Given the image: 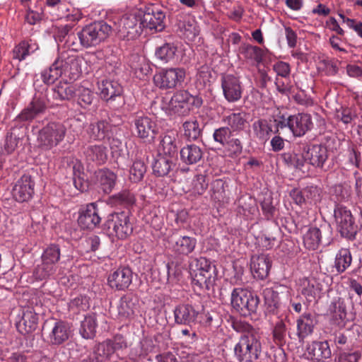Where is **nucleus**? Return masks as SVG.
<instances>
[{
    "label": "nucleus",
    "instance_id": "obj_51",
    "mask_svg": "<svg viewBox=\"0 0 362 362\" xmlns=\"http://www.w3.org/2000/svg\"><path fill=\"white\" fill-rule=\"evenodd\" d=\"M146 171V167L144 161L136 160L129 169V180L134 182H138L142 180Z\"/></svg>",
    "mask_w": 362,
    "mask_h": 362
},
{
    "label": "nucleus",
    "instance_id": "obj_49",
    "mask_svg": "<svg viewBox=\"0 0 362 362\" xmlns=\"http://www.w3.org/2000/svg\"><path fill=\"white\" fill-rule=\"evenodd\" d=\"M176 47L170 43H165L156 50V57L164 63L172 61L176 53Z\"/></svg>",
    "mask_w": 362,
    "mask_h": 362
},
{
    "label": "nucleus",
    "instance_id": "obj_46",
    "mask_svg": "<svg viewBox=\"0 0 362 362\" xmlns=\"http://www.w3.org/2000/svg\"><path fill=\"white\" fill-rule=\"evenodd\" d=\"M352 257L349 250L341 248L336 255L334 267L338 273H342L350 267Z\"/></svg>",
    "mask_w": 362,
    "mask_h": 362
},
{
    "label": "nucleus",
    "instance_id": "obj_22",
    "mask_svg": "<svg viewBox=\"0 0 362 362\" xmlns=\"http://www.w3.org/2000/svg\"><path fill=\"white\" fill-rule=\"evenodd\" d=\"M305 354L308 360L320 362L329 358L332 351L327 341H313L308 346Z\"/></svg>",
    "mask_w": 362,
    "mask_h": 362
},
{
    "label": "nucleus",
    "instance_id": "obj_5",
    "mask_svg": "<svg viewBox=\"0 0 362 362\" xmlns=\"http://www.w3.org/2000/svg\"><path fill=\"white\" fill-rule=\"evenodd\" d=\"M260 352L259 340L250 334L243 335L234 346V355L238 362H252L259 358Z\"/></svg>",
    "mask_w": 362,
    "mask_h": 362
},
{
    "label": "nucleus",
    "instance_id": "obj_25",
    "mask_svg": "<svg viewBox=\"0 0 362 362\" xmlns=\"http://www.w3.org/2000/svg\"><path fill=\"white\" fill-rule=\"evenodd\" d=\"M46 98L42 93L35 95L28 106L23 110L20 115L23 120L34 119L39 114L42 113L46 109Z\"/></svg>",
    "mask_w": 362,
    "mask_h": 362
},
{
    "label": "nucleus",
    "instance_id": "obj_41",
    "mask_svg": "<svg viewBox=\"0 0 362 362\" xmlns=\"http://www.w3.org/2000/svg\"><path fill=\"white\" fill-rule=\"evenodd\" d=\"M97 178L102 190L108 194L115 185L117 175L107 169H102L97 173Z\"/></svg>",
    "mask_w": 362,
    "mask_h": 362
},
{
    "label": "nucleus",
    "instance_id": "obj_48",
    "mask_svg": "<svg viewBox=\"0 0 362 362\" xmlns=\"http://www.w3.org/2000/svg\"><path fill=\"white\" fill-rule=\"evenodd\" d=\"M255 136L262 141H266L272 132V126L266 119H258L252 124Z\"/></svg>",
    "mask_w": 362,
    "mask_h": 362
},
{
    "label": "nucleus",
    "instance_id": "obj_30",
    "mask_svg": "<svg viewBox=\"0 0 362 362\" xmlns=\"http://www.w3.org/2000/svg\"><path fill=\"white\" fill-rule=\"evenodd\" d=\"M98 90L103 99L108 100L119 95L122 88L117 81L103 79L98 83Z\"/></svg>",
    "mask_w": 362,
    "mask_h": 362
},
{
    "label": "nucleus",
    "instance_id": "obj_42",
    "mask_svg": "<svg viewBox=\"0 0 362 362\" xmlns=\"http://www.w3.org/2000/svg\"><path fill=\"white\" fill-rule=\"evenodd\" d=\"M114 348L111 345V340L99 344L95 349L93 357L90 362H104L114 354Z\"/></svg>",
    "mask_w": 362,
    "mask_h": 362
},
{
    "label": "nucleus",
    "instance_id": "obj_10",
    "mask_svg": "<svg viewBox=\"0 0 362 362\" xmlns=\"http://www.w3.org/2000/svg\"><path fill=\"white\" fill-rule=\"evenodd\" d=\"M185 78L182 68L163 69L153 76V83L159 88L168 90L180 86Z\"/></svg>",
    "mask_w": 362,
    "mask_h": 362
},
{
    "label": "nucleus",
    "instance_id": "obj_31",
    "mask_svg": "<svg viewBox=\"0 0 362 362\" xmlns=\"http://www.w3.org/2000/svg\"><path fill=\"white\" fill-rule=\"evenodd\" d=\"M177 26L182 35L188 40H194L199 33L195 19L191 16H181Z\"/></svg>",
    "mask_w": 362,
    "mask_h": 362
},
{
    "label": "nucleus",
    "instance_id": "obj_60",
    "mask_svg": "<svg viewBox=\"0 0 362 362\" xmlns=\"http://www.w3.org/2000/svg\"><path fill=\"white\" fill-rule=\"evenodd\" d=\"M273 69L278 76L286 78L289 76L291 69L290 65L284 62H278L273 66Z\"/></svg>",
    "mask_w": 362,
    "mask_h": 362
},
{
    "label": "nucleus",
    "instance_id": "obj_15",
    "mask_svg": "<svg viewBox=\"0 0 362 362\" xmlns=\"http://www.w3.org/2000/svg\"><path fill=\"white\" fill-rule=\"evenodd\" d=\"M189 98L190 93L186 90L176 92L170 100L164 98L162 102V108L168 112L178 115H186L189 112Z\"/></svg>",
    "mask_w": 362,
    "mask_h": 362
},
{
    "label": "nucleus",
    "instance_id": "obj_34",
    "mask_svg": "<svg viewBox=\"0 0 362 362\" xmlns=\"http://www.w3.org/2000/svg\"><path fill=\"white\" fill-rule=\"evenodd\" d=\"M175 160L176 157L164 156L158 153L153 165L154 173L158 176L168 175L172 167L175 165Z\"/></svg>",
    "mask_w": 362,
    "mask_h": 362
},
{
    "label": "nucleus",
    "instance_id": "obj_17",
    "mask_svg": "<svg viewBox=\"0 0 362 362\" xmlns=\"http://www.w3.org/2000/svg\"><path fill=\"white\" fill-rule=\"evenodd\" d=\"M35 182L29 175H23L15 183L12 195L18 202L29 201L34 194Z\"/></svg>",
    "mask_w": 362,
    "mask_h": 362
},
{
    "label": "nucleus",
    "instance_id": "obj_59",
    "mask_svg": "<svg viewBox=\"0 0 362 362\" xmlns=\"http://www.w3.org/2000/svg\"><path fill=\"white\" fill-rule=\"evenodd\" d=\"M228 151L231 156H237L243 151V145L238 139H232L226 143Z\"/></svg>",
    "mask_w": 362,
    "mask_h": 362
},
{
    "label": "nucleus",
    "instance_id": "obj_45",
    "mask_svg": "<svg viewBox=\"0 0 362 362\" xmlns=\"http://www.w3.org/2000/svg\"><path fill=\"white\" fill-rule=\"evenodd\" d=\"M321 242V232L316 227H311L308 229L303 235V244L308 250H316Z\"/></svg>",
    "mask_w": 362,
    "mask_h": 362
},
{
    "label": "nucleus",
    "instance_id": "obj_16",
    "mask_svg": "<svg viewBox=\"0 0 362 362\" xmlns=\"http://www.w3.org/2000/svg\"><path fill=\"white\" fill-rule=\"evenodd\" d=\"M289 289L284 286H278L275 288H267L264 290L263 294L267 309L269 312L276 315L279 317H282L281 311L284 306L280 300V293H288Z\"/></svg>",
    "mask_w": 362,
    "mask_h": 362
},
{
    "label": "nucleus",
    "instance_id": "obj_55",
    "mask_svg": "<svg viewBox=\"0 0 362 362\" xmlns=\"http://www.w3.org/2000/svg\"><path fill=\"white\" fill-rule=\"evenodd\" d=\"M232 135V131L228 127H220L214 132L213 137L215 141L222 146H226Z\"/></svg>",
    "mask_w": 362,
    "mask_h": 362
},
{
    "label": "nucleus",
    "instance_id": "obj_43",
    "mask_svg": "<svg viewBox=\"0 0 362 362\" xmlns=\"http://www.w3.org/2000/svg\"><path fill=\"white\" fill-rule=\"evenodd\" d=\"M97 327L96 316L93 314L88 315L81 322L80 334L84 339H92L95 335Z\"/></svg>",
    "mask_w": 362,
    "mask_h": 362
},
{
    "label": "nucleus",
    "instance_id": "obj_21",
    "mask_svg": "<svg viewBox=\"0 0 362 362\" xmlns=\"http://www.w3.org/2000/svg\"><path fill=\"white\" fill-rule=\"evenodd\" d=\"M100 221L98 210L94 203L86 205L79 212L78 223L83 229H93L100 223Z\"/></svg>",
    "mask_w": 362,
    "mask_h": 362
},
{
    "label": "nucleus",
    "instance_id": "obj_32",
    "mask_svg": "<svg viewBox=\"0 0 362 362\" xmlns=\"http://www.w3.org/2000/svg\"><path fill=\"white\" fill-rule=\"evenodd\" d=\"M223 121L232 132H240L247 126V115L243 112H233L226 115Z\"/></svg>",
    "mask_w": 362,
    "mask_h": 362
},
{
    "label": "nucleus",
    "instance_id": "obj_13",
    "mask_svg": "<svg viewBox=\"0 0 362 362\" xmlns=\"http://www.w3.org/2000/svg\"><path fill=\"white\" fill-rule=\"evenodd\" d=\"M139 21L143 29H148L155 32L162 31L165 28V15L159 8L150 6L144 12H140Z\"/></svg>",
    "mask_w": 362,
    "mask_h": 362
},
{
    "label": "nucleus",
    "instance_id": "obj_28",
    "mask_svg": "<svg viewBox=\"0 0 362 362\" xmlns=\"http://www.w3.org/2000/svg\"><path fill=\"white\" fill-rule=\"evenodd\" d=\"M198 312L190 305L182 304L174 310L175 320L177 324L191 325L196 322Z\"/></svg>",
    "mask_w": 362,
    "mask_h": 362
},
{
    "label": "nucleus",
    "instance_id": "obj_47",
    "mask_svg": "<svg viewBox=\"0 0 362 362\" xmlns=\"http://www.w3.org/2000/svg\"><path fill=\"white\" fill-rule=\"evenodd\" d=\"M226 182L221 179H216L211 184L210 194L211 199L217 202H224L227 198Z\"/></svg>",
    "mask_w": 362,
    "mask_h": 362
},
{
    "label": "nucleus",
    "instance_id": "obj_27",
    "mask_svg": "<svg viewBox=\"0 0 362 362\" xmlns=\"http://www.w3.org/2000/svg\"><path fill=\"white\" fill-rule=\"evenodd\" d=\"M128 64L135 76L139 79H144L151 71L150 63L144 56L132 54Z\"/></svg>",
    "mask_w": 362,
    "mask_h": 362
},
{
    "label": "nucleus",
    "instance_id": "obj_20",
    "mask_svg": "<svg viewBox=\"0 0 362 362\" xmlns=\"http://www.w3.org/2000/svg\"><path fill=\"white\" fill-rule=\"evenodd\" d=\"M132 272L129 268L120 267L109 274L107 284L112 289L124 291L132 284Z\"/></svg>",
    "mask_w": 362,
    "mask_h": 362
},
{
    "label": "nucleus",
    "instance_id": "obj_35",
    "mask_svg": "<svg viewBox=\"0 0 362 362\" xmlns=\"http://www.w3.org/2000/svg\"><path fill=\"white\" fill-rule=\"evenodd\" d=\"M71 334L69 325L63 321L56 322L49 334V340L54 344H60L66 341Z\"/></svg>",
    "mask_w": 362,
    "mask_h": 362
},
{
    "label": "nucleus",
    "instance_id": "obj_58",
    "mask_svg": "<svg viewBox=\"0 0 362 362\" xmlns=\"http://www.w3.org/2000/svg\"><path fill=\"white\" fill-rule=\"evenodd\" d=\"M101 57L102 52L100 51L89 52L85 53L83 56H80L83 59V66L88 67V72L91 66L95 64Z\"/></svg>",
    "mask_w": 362,
    "mask_h": 362
},
{
    "label": "nucleus",
    "instance_id": "obj_50",
    "mask_svg": "<svg viewBox=\"0 0 362 362\" xmlns=\"http://www.w3.org/2000/svg\"><path fill=\"white\" fill-rule=\"evenodd\" d=\"M184 134L189 139L194 141L201 135L202 129L196 119H189L183 124Z\"/></svg>",
    "mask_w": 362,
    "mask_h": 362
},
{
    "label": "nucleus",
    "instance_id": "obj_6",
    "mask_svg": "<svg viewBox=\"0 0 362 362\" xmlns=\"http://www.w3.org/2000/svg\"><path fill=\"white\" fill-rule=\"evenodd\" d=\"M60 255L58 245H49L42 254V263L35 268L33 274L35 279L42 280L53 275L57 271V264L60 259Z\"/></svg>",
    "mask_w": 362,
    "mask_h": 362
},
{
    "label": "nucleus",
    "instance_id": "obj_56",
    "mask_svg": "<svg viewBox=\"0 0 362 362\" xmlns=\"http://www.w3.org/2000/svg\"><path fill=\"white\" fill-rule=\"evenodd\" d=\"M305 203L316 204L320 200V189L317 187L310 186L304 188Z\"/></svg>",
    "mask_w": 362,
    "mask_h": 362
},
{
    "label": "nucleus",
    "instance_id": "obj_7",
    "mask_svg": "<svg viewBox=\"0 0 362 362\" xmlns=\"http://www.w3.org/2000/svg\"><path fill=\"white\" fill-rule=\"evenodd\" d=\"M278 128L288 127L296 136H302L313 127L312 117L308 113H298L290 115L288 117L282 116L279 119H276Z\"/></svg>",
    "mask_w": 362,
    "mask_h": 362
},
{
    "label": "nucleus",
    "instance_id": "obj_3",
    "mask_svg": "<svg viewBox=\"0 0 362 362\" xmlns=\"http://www.w3.org/2000/svg\"><path fill=\"white\" fill-rule=\"evenodd\" d=\"M332 279L325 274H318L300 280L301 293L305 298L312 301L320 298L329 289Z\"/></svg>",
    "mask_w": 362,
    "mask_h": 362
},
{
    "label": "nucleus",
    "instance_id": "obj_14",
    "mask_svg": "<svg viewBox=\"0 0 362 362\" xmlns=\"http://www.w3.org/2000/svg\"><path fill=\"white\" fill-rule=\"evenodd\" d=\"M337 228L344 237L354 238L356 233V226L351 211L343 206H337L334 211Z\"/></svg>",
    "mask_w": 362,
    "mask_h": 362
},
{
    "label": "nucleus",
    "instance_id": "obj_39",
    "mask_svg": "<svg viewBox=\"0 0 362 362\" xmlns=\"http://www.w3.org/2000/svg\"><path fill=\"white\" fill-rule=\"evenodd\" d=\"M158 153L162 155L176 157L177 146L175 144V136L174 134H166L160 137Z\"/></svg>",
    "mask_w": 362,
    "mask_h": 362
},
{
    "label": "nucleus",
    "instance_id": "obj_57",
    "mask_svg": "<svg viewBox=\"0 0 362 362\" xmlns=\"http://www.w3.org/2000/svg\"><path fill=\"white\" fill-rule=\"evenodd\" d=\"M208 187V181L203 175H198L193 180L192 190L194 194L201 195L204 194Z\"/></svg>",
    "mask_w": 362,
    "mask_h": 362
},
{
    "label": "nucleus",
    "instance_id": "obj_63",
    "mask_svg": "<svg viewBox=\"0 0 362 362\" xmlns=\"http://www.w3.org/2000/svg\"><path fill=\"white\" fill-rule=\"evenodd\" d=\"M355 117L356 115L349 108H342L337 112V117L344 124H349Z\"/></svg>",
    "mask_w": 362,
    "mask_h": 362
},
{
    "label": "nucleus",
    "instance_id": "obj_29",
    "mask_svg": "<svg viewBox=\"0 0 362 362\" xmlns=\"http://www.w3.org/2000/svg\"><path fill=\"white\" fill-rule=\"evenodd\" d=\"M37 315L31 308H27L23 312L22 317L17 324L18 331L26 334L35 331L37 327Z\"/></svg>",
    "mask_w": 362,
    "mask_h": 362
},
{
    "label": "nucleus",
    "instance_id": "obj_9",
    "mask_svg": "<svg viewBox=\"0 0 362 362\" xmlns=\"http://www.w3.org/2000/svg\"><path fill=\"white\" fill-rule=\"evenodd\" d=\"M105 228L109 235H115L119 239L127 238L133 231L129 216L123 211L109 216Z\"/></svg>",
    "mask_w": 362,
    "mask_h": 362
},
{
    "label": "nucleus",
    "instance_id": "obj_37",
    "mask_svg": "<svg viewBox=\"0 0 362 362\" xmlns=\"http://www.w3.org/2000/svg\"><path fill=\"white\" fill-rule=\"evenodd\" d=\"M331 320L333 324L342 327H344L347 321L346 310L344 302L341 299H338L330 305Z\"/></svg>",
    "mask_w": 362,
    "mask_h": 362
},
{
    "label": "nucleus",
    "instance_id": "obj_12",
    "mask_svg": "<svg viewBox=\"0 0 362 362\" xmlns=\"http://www.w3.org/2000/svg\"><path fill=\"white\" fill-rule=\"evenodd\" d=\"M197 271L193 277V284L202 289H210L216 279L215 267L204 257L197 261Z\"/></svg>",
    "mask_w": 362,
    "mask_h": 362
},
{
    "label": "nucleus",
    "instance_id": "obj_23",
    "mask_svg": "<svg viewBox=\"0 0 362 362\" xmlns=\"http://www.w3.org/2000/svg\"><path fill=\"white\" fill-rule=\"evenodd\" d=\"M272 267L270 257L267 255H253L250 259V269L253 276L259 279H265Z\"/></svg>",
    "mask_w": 362,
    "mask_h": 362
},
{
    "label": "nucleus",
    "instance_id": "obj_1",
    "mask_svg": "<svg viewBox=\"0 0 362 362\" xmlns=\"http://www.w3.org/2000/svg\"><path fill=\"white\" fill-rule=\"evenodd\" d=\"M88 73V67L83 66L80 56L62 53L47 69L41 73L45 83H53L57 78L64 76L70 80H76L83 73Z\"/></svg>",
    "mask_w": 362,
    "mask_h": 362
},
{
    "label": "nucleus",
    "instance_id": "obj_36",
    "mask_svg": "<svg viewBox=\"0 0 362 362\" xmlns=\"http://www.w3.org/2000/svg\"><path fill=\"white\" fill-rule=\"evenodd\" d=\"M327 158V149L321 145H313L307 151L305 160L316 167H322Z\"/></svg>",
    "mask_w": 362,
    "mask_h": 362
},
{
    "label": "nucleus",
    "instance_id": "obj_61",
    "mask_svg": "<svg viewBox=\"0 0 362 362\" xmlns=\"http://www.w3.org/2000/svg\"><path fill=\"white\" fill-rule=\"evenodd\" d=\"M71 309L77 308L78 310H85L88 308V299L85 296H79L73 299L69 303Z\"/></svg>",
    "mask_w": 362,
    "mask_h": 362
},
{
    "label": "nucleus",
    "instance_id": "obj_19",
    "mask_svg": "<svg viewBox=\"0 0 362 362\" xmlns=\"http://www.w3.org/2000/svg\"><path fill=\"white\" fill-rule=\"evenodd\" d=\"M221 87L223 95L227 101L233 103L241 98L243 87L238 77L230 74L223 76Z\"/></svg>",
    "mask_w": 362,
    "mask_h": 362
},
{
    "label": "nucleus",
    "instance_id": "obj_44",
    "mask_svg": "<svg viewBox=\"0 0 362 362\" xmlns=\"http://www.w3.org/2000/svg\"><path fill=\"white\" fill-rule=\"evenodd\" d=\"M182 160L187 164H193L197 163L202 157V149L194 145H187L183 147L180 151Z\"/></svg>",
    "mask_w": 362,
    "mask_h": 362
},
{
    "label": "nucleus",
    "instance_id": "obj_18",
    "mask_svg": "<svg viewBox=\"0 0 362 362\" xmlns=\"http://www.w3.org/2000/svg\"><path fill=\"white\" fill-rule=\"evenodd\" d=\"M134 126L137 136L143 140L152 141L158 133L156 122L148 116H137Z\"/></svg>",
    "mask_w": 362,
    "mask_h": 362
},
{
    "label": "nucleus",
    "instance_id": "obj_24",
    "mask_svg": "<svg viewBox=\"0 0 362 362\" xmlns=\"http://www.w3.org/2000/svg\"><path fill=\"white\" fill-rule=\"evenodd\" d=\"M317 323V317L311 313H304L296 320L297 336L300 341H303L305 338L310 336L315 327Z\"/></svg>",
    "mask_w": 362,
    "mask_h": 362
},
{
    "label": "nucleus",
    "instance_id": "obj_33",
    "mask_svg": "<svg viewBox=\"0 0 362 362\" xmlns=\"http://www.w3.org/2000/svg\"><path fill=\"white\" fill-rule=\"evenodd\" d=\"M78 84H71L65 81L59 82L53 88L52 97L59 100H71L76 95Z\"/></svg>",
    "mask_w": 362,
    "mask_h": 362
},
{
    "label": "nucleus",
    "instance_id": "obj_38",
    "mask_svg": "<svg viewBox=\"0 0 362 362\" xmlns=\"http://www.w3.org/2000/svg\"><path fill=\"white\" fill-rule=\"evenodd\" d=\"M85 154L87 160L93 162L96 165L103 164L107 159V150L103 145L89 146Z\"/></svg>",
    "mask_w": 362,
    "mask_h": 362
},
{
    "label": "nucleus",
    "instance_id": "obj_8",
    "mask_svg": "<svg viewBox=\"0 0 362 362\" xmlns=\"http://www.w3.org/2000/svg\"><path fill=\"white\" fill-rule=\"evenodd\" d=\"M66 132V129L62 123L47 124L39 132L37 141L40 146L45 150L57 146L64 139Z\"/></svg>",
    "mask_w": 362,
    "mask_h": 362
},
{
    "label": "nucleus",
    "instance_id": "obj_62",
    "mask_svg": "<svg viewBox=\"0 0 362 362\" xmlns=\"http://www.w3.org/2000/svg\"><path fill=\"white\" fill-rule=\"evenodd\" d=\"M360 358L361 355L358 352H342L339 354L337 362H358Z\"/></svg>",
    "mask_w": 362,
    "mask_h": 362
},
{
    "label": "nucleus",
    "instance_id": "obj_4",
    "mask_svg": "<svg viewBox=\"0 0 362 362\" xmlns=\"http://www.w3.org/2000/svg\"><path fill=\"white\" fill-rule=\"evenodd\" d=\"M230 304L240 314L247 315L256 312L259 298L246 288H235L230 295Z\"/></svg>",
    "mask_w": 362,
    "mask_h": 362
},
{
    "label": "nucleus",
    "instance_id": "obj_26",
    "mask_svg": "<svg viewBox=\"0 0 362 362\" xmlns=\"http://www.w3.org/2000/svg\"><path fill=\"white\" fill-rule=\"evenodd\" d=\"M170 244L177 254L188 255L194 251L197 240L189 236L171 237Z\"/></svg>",
    "mask_w": 362,
    "mask_h": 362
},
{
    "label": "nucleus",
    "instance_id": "obj_11",
    "mask_svg": "<svg viewBox=\"0 0 362 362\" xmlns=\"http://www.w3.org/2000/svg\"><path fill=\"white\" fill-rule=\"evenodd\" d=\"M140 14H127L115 21V29L127 40L137 37L142 32Z\"/></svg>",
    "mask_w": 362,
    "mask_h": 362
},
{
    "label": "nucleus",
    "instance_id": "obj_2",
    "mask_svg": "<svg viewBox=\"0 0 362 362\" xmlns=\"http://www.w3.org/2000/svg\"><path fill=\"white\" fill-rule=\"evenodd\" d=\"M111 32V27L104 21L88 24L78 32L77 35L82 47H95L105 41Z\"/></svg>",
    "mask_w": 362,
    "mask_h": 362
},
{
    "label": "nucleus",
    "instance_id": "obj_52",
    "mask_svg": "<svg viewBox=\"0 0 362 362\" xmlns=\"http://www.w3.org/2000/svg\"><path fill=\"white\" fill-rule=\"evenodd\" d=\"M109 129V124L105 121H99L91 124L90 126L89 134L93 139H103L106 136Z\"/></svg>",
    "mask_w": 362,
    "mask_h": 362
},
{
    "label": "nucleus",
    "instance_id": "obj_54",
    "mask_svg": "<svg viewBox=\"0 0 362 362\" xmlns=\"http://www.w3.org/2000/svg\"><path fill=\"white\" fill-rule=\"evenodd\" d=\"M283 161L288 166L300 168L303 165L305 157L296 153L287 152L281 155Z\"/></svg>",
    "mask_w": 362,
    "mask_h": 362
},
{
    "label": "nucleus",
    "instance_id": "obj_40",
    "mask_svg": "<svg viewBox=\"0 0 362 362\" xmlns=\"http://www.w3.org/2000/svg\"><path fill=\"white\" fill-rule=\"evenodd\" d=\"M38 48V45L32 40L23 41L13 49V57L19 61H23L26 57L37 50Z\"/></svg>",
    "mask_w": 362,
    "mask_h": 362
},
{
    "label": "nucleus",
    "instance_id": "obj_64",
    "mask_svg": "<svg viewBox=\"0 0 362 362\" xmlns=\"http://www.w3.org/2000/svg\"><path fill=\"white\" fill-rule=\"evenodd\" d=\"M290 196L296 204L301 206L303 204H305L304 189L302 190L298 189H293L291 191Z\"/></svg>",
    "mask_w": 362,
    "mask_h": 362
},
{
    "label": "nucleus",
    "instance_id": "obj_53",
    "mask_svg": "<svg viewBox=\"0 0 362 362\" xmlns=\"http://www.w3.org/2000/svg\"><path fill=\"white\" fill-rule=\"evenodd\" d=\"M76 95H78V103L83 107L90 105L94 98L93 93L88 88L78 85Z\"/></svg>",
    "mask_w": 362,
    "mask_h": 362
}]
</instances>
